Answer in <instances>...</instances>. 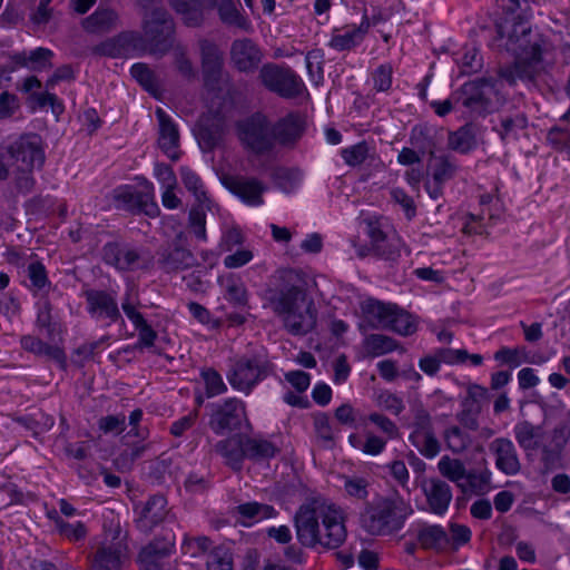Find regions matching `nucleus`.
I'll return each mask as SVG.
<instances>
[{
  "label": "nucleus",
  "instance_id": "nucleus-12",
  "mask_svg": "<svg viewBox=\"0 0 570 570\" xmlns=\"http://www.w3.org/2000/svg\"><path fill=\"white\" fill-rule=\"evenodd\" d=\"M114 199L121 209L144 213L154 217L159 208L154 200V186L149 181H142L137 186H122L114 191Z\"/></svg>",
  "mask_w": 570,
  "mask_h": 570
},
{
  "label": "nucleus",
  "instance_id": "nucleus-56",
  "mask_svg": "<svg viewBox=\"0 0 570 570\" xmlns=\"http://www.w3.org/2000/svg\"><path fill=\"white\" fill-rule=\"evenodd\" d=\"M130 73L146 90L155 94L157 82L154 72L144 63H136L131 67Z\"/></svg>",
  "mask_w": 570,
  "mask_h": 570
},
{
  "label": "nucleus",
  "instance_id": "nucleus-4",
  "mask_svg": "<svg viewBox=\"0 0 570 570\" xmlns=\"http://www.w3.org/2000/svg\"><path fill=\"white\" fill-rule=\"evenodd\" d=\"M413 514L410 501L399 493L381 499L368 511L364 525L374 535H390L403 529L407 518Z\"/></svg>",
  "mask_w": 570,
  "mask_h": 570
},
{
  "label": "nucleus",
  "instance_id": "nucleus-21",
  "mask_svg": "<svg viewBox=\"0 0 570 570\" xmlns=\"http://www.w3.org/2000/svg\"><path fill=\"white\" fill-rule=\"evenodd\" d=\"M88 312L98 318L117 322L121 318L116 297L104 291L86 292Z\"/></svg>",
  "mask_w": 570,
  "mask_h": 570
},
{
  "label": "nucleus",
  "instance_id": "nucleus-46",
  "mask_svg": "<svg viewBox=\"0 0 570 570\" xmlns=\"http://www.w3.org/2000/svg\"><path fill=\"white\" fill-rule=\"evenodd\" d=\"M448 146L460 154H468L475 146V137L469 126H463L449 134Z\"/></svg>",
  "mask_w": 570,
  "mask_h": 570
},
{
  "label": "nucleus",
  "instance_id": "nucleus-44",
  "mask_svg": "<svg viewBox=\"0 0 570 570\" xmlns=\"http://www.w3.org/2000/svg\"><path fill=\"white\" fill-rule=\"evenodd\" d=\"M410 441L419 452L428 459H432L440 452V442L433 430L426 432H412Z\"/></svg>",
  "mask_w": 570,
  "mask_h": 570
},
{
  "label": "nucleus",
  "instance_id": "nucleus-35",
  "mask_svg": "<svg viewBox=\"0 0 570 570\" xmlns=\"http://www.w3.org/2000/svg\"><path fill=\"white\" fill-rule=\"evenodd\" d=\"M491 473L488 470H466L459 489L464 494H484L490 489Z\"/></svg>",
  "mask_w": 570,
  "mask_h": 570
},
{
  "label": "nucleus",
  "instance_id": "nucleus-39",
  "mask_svg": "<svg viewBox=\"0 0 570 570\" xmlns=\"http://www.w3.org/2000/svg\"><path fill=\"white\" fill-rule=\"evenodd\" d=\"M246 458L254 461L268 460L276 455L278 448L271 441L254 436L245 438Z\"/></svg>",
  "mask_w": 570,
  "mask_h": 570
},
{
  "label": "nucleus",
  "instance_id": "nucleus-49",
  "mask_svg": "<svg viewBox=\"0 0 570 570\" xmlns=\"http://www.w3.org/2000/svg\"><path fill=\"white\" fill-rule=\"evenodd\" d=\"M140 306V301L138 296V292L135 288L134 285H129L127 287V291L124 295L122 302H121V308L126 316L132 322V324L136 326H139V324H142L144 316L138 311V307Z\"/></svg>",
  "mask_w": 570,
  "mask_h": 570
},
{
  "label": "nucleus",
  "instance_id": "nucleus-5",
  "mask_svg": "<svg viewBox=\"0 0 570 570\" xmlns=\"http://www.w3.org/2000/svg\"><path fill=\"white\" fill-rule=\"evenodd\" d=\"M8 153L17 164H21L14 171L17 188L22 193L31 191L35 185L32 171L35 168L42 167L45 163L40 138L36 135L21 136L9 146Z\"/></svg>",
  "mask_w": 570,
  "mask_h": 570
},
{
  "label": "nucleus",
  "instance_id": "nucleus-6",
  "mask_svg": "<svg viewBox=\"0 0 570 570\" xmlns=\"http://www.w3.org/2000/svg\"><path fill=\"white\" fill-rule=\"evenodd\" d=\"M128 561L126 533L114 518L104 523V538L91 562V570H122Z\"/></svg>",
  "mask_w": 570,
  "mask_h": 570
},
{
  "label": "nucleus",
  "instance_id": "nucleus-58",
  "mask_svg": "<svg viewBox=\"0 0 570 570\" xmlns=\"http://www.w3.org/2000/svg\"><path fill=\"white\" fill-rule=\"evenodd\" d=\"M28 278L30 281V287L36 291L43 289L47 285H49V279L47 275V271L38 261H33L28 265L27 268Z\"/></svg>",
  "mask_w": 570,
  "mask_h": 570
},
{
  "label": "nucleus",
  "instance_id": "nucleus-51",
  "mask_svg": "<svg viewBox=\"0 0 570 570\" xmlns=\"http://www.w3.org/2000/svg\"><path fill=\"white\" fill-rule=\"evenodd\" d=\"M444 441L446 448L453 453H462L472 442L471 436L459 426H450L444 432Z\"/></svg>",
  "mask_w": 570,
  "mask_h": 570
},
{
  "label": "nucleus",
  "instance_id": "nucleus-37",
  "mask_svg": "<svg viewBox=\"0 0 570 570\" xmlns=\"http://www.w3.org/2000/svg\"><path fill=\"white\" fill-rule=\"evenodd\" d=\"M225 291V298L234 306L244 308L248 305V292L244 282L234 275H227L219 279Z\"/></svg>",
  "mask_w": 570,
  "mask_h": 570
},
{
  "label": "nucleus",
  "instance_id": "nucleus-7",
  "mask_svg": "<svg viewBox=\"0 0 570 570\" xmlns=\"http://www.w3.org/2000/svg\"><path fill=\"white\" fill-rule=\"evenodd\" d=\"M368 421L373 423L382 434H376L371 430H365L362 435L352 433L348 436V443L353 449L365 455L379 456L385 451L390 440L400 436V429L391 419L377 412L371 413Z\"/></svg>",
  "mask_w": 570,
  "mask_h": 570
},
{
  "label": "nucleus",
  "instance_id": "nucleus-29",
  "mask_svg": "<svg viewBox=\"0 0 570 570\" xmlns=\"http://www.w3.org/2000/svg\"><path fill=\"white\" fill-rule=\"evenodd\" d=\"M170 6L184 23L190 27L199 26L204 20V11L208 9L205 0H170Z\"/></svg>",
  "mask_w": 570,
  "mask_h": 570
},
{
  "label": "nucleus",
  "instance_id": "nucleus-22",
  "mask_svg": "<svg viewBox=\"0 0 570 570\" xmlns=\"http://www.w3.org/2000/svg\"><path fill=\"white\" fill-rule=\"evenodd\" d=\"M156 117L159 125V147L170 159L177 160L179 158V153L177 151L179 141L178 130L170 117L161 108H157Z\"/></svg>",
  "mask_w": 570,
  "mask_h": 570
},
{
  "label": "nucleus",
  "instance_id": "nucleus-32",
  "mask_svg": "<svg viewBox=\"0 0 570 570\" xmlns=\"http://www.w3.org/2000/svg\"><path fill=\"white\" fill-rule=\"evenodd\" d=\"M235 510L244 525H250L266 519H272L277 514L274 507L259 502L243 503L236 507Z\"/></svg>",
  "mask_w": 570,
  "mask_h": 570
},
{
  "label": "nucleus",
  "instance_id": "nucleus-63",
  "mask_svg": "<svg viewBox=\"0 0 570 570\" xmlns=\"http://www.w3.org/2000/svg\"><path fill=\"white\" fill-rule=\"evenodd\" d=\"M99 430L105 434H120L126 428L125 415H106L98 421Z\"/></svg>",
  "mask_w": 570,
  "mask_h": 570
},
{
  "label": "nucleus",
  "instance_id": "nucleus-48",
  "mask_svg": "<svg viewBox=\"0 0 570 570\" xmlns=\"http://www.w3.org/2000/svg\"><path fill=\"white\" fill-rule=\"evenodd\" d=\"M233 554L229 549L219 546L210 549L206 556L207 570H233Z\"/></svg>",
  "mask_w": 570,
  "mask_h": 570
},
{
  "label": "nucleus",
  "instance_id": "nucleus-33",
  "mask_svg": "<svg viewBox=\"0 0 570 570\" xmlns=\"http://www.w3.org/2000/svg\"><path fill=\"white\" fill-rule=\"evenodd\" d=\"M366 321L375 328H385L394 305L384 304L375 299H366L361 305Z\"/></svg>",
  "mask_w": 570,
  "mask_h": 570
},
{
  "label": "nucleus",
  "instance_id": "nucleus-18",
  "mask_svg": "<svg viewBox=\"0 0 570 570\" xmlns=\"http://www.w3.org/2000/svg\"><path fill=\"white\" fill-rule=\"evenodd\" d=\"M490 451L495 456L497 468L507 475H514L521 469V463L514 444L507 438H498L490 443Z\"/></svg>",
  "mask_w": 570,
  "mask_h": 570
},
{
  "label": "nucleus",
  "instance_id": "nucleus-55",
  "mask_svg": "<svg viewBox=\"0 0 570 570\" xmlns=\"http://www.w3.org/2000/svg\"><path fill=\"white\" fill-rule=\"evenodd\" d=\"M342 157L348 166H358L363 164L370 154V147L365 141L344 148Z\"/></svg>",
  "mask_w": 570,
  "mask_h": 570
},
{
  "label": "nucleus",
  "instance_id": "nucleus-52",
  "mask_svg": "<svg viewBox=\"0 0 570 570\" xmlns=\"http://www.w3.org/2000/svg\"><path fill=\"white\" fill-rule=\"evenodd\" d=\"M165 557L164 550H158L153 544L145 547L138 557L140 570H161Z\"/></svg>",
  "mask_w": 570,
  "mask_h": 570
},
{
  "label": "nucleus",
  "instance_id": "nucleus-38",
  "mask_svg": "<svg viewBox=\"0 0 570 570\" xmlns=\"http://www.w3.org/2000/svg\"><path fill=\"white\" fill-rule=\"evenodd\" d=\"M21 346L28 352L55 360L62 365L66 362L65 353L59 346L49 345L38 337L31 335L23 336L21 338Z\"/></svg>",
  "mask_w": 570,
  "mask_h": 570
},
{
  "label": "nucleus",
  "instance_id": "nucleus-19",
  "mask_svg": "<svg viewBox=\"0 0 570 570\" xmlns=\"http://www.w3.org/2000/svg\"><path fill=\"white\" fill-rule=\"evenodd\" d=\"M368 29L370 21L366 18L358 26L334 29L328 46L336 51L352 50L363 42Z\"/></svg>",
  "mask_w": 570,
  "mask_h": 570
},
{
  "label": "nucleus",
  "instance_id": "nucleus-64",
  "mask_svg": "<svg viewBox=\"0 0 570 570\" xmlns=\"http://www.w3.org/2000/svg\"><path fill=\"white\" fill-rule=\"evenodd\" d=\"M254 258V254L248 248H242L224 258L226 268H239L248 264Z\"/></svg>",
  "mask_w": 570,
  "mask_h": 570
},
{
  "label": "nucleus",
  "instance_id": "nucleus-2",
  "mask_svg": "<svg viewBox=\"0 0 570 570\" xmlns=\"http://www.w3.org/2000/svg\"><path fill=\"white\" fill-rule=\"evenodd\" d=\"M265 301L289 334L303 336L315 328L317 309L296 272L278 271L265 291Z\"/></svg>",
  "mask_w": 570,
  "mask_h": 570
},
{
  "label": "nucleus",
  "instance_id": "nucleus-3",
  "mask_svg": "<svg viewBox=\"0 0 570 570\" xmlns=\"http://www.w3.org/2000/svg\"><path fill=\"white\" fill-rule=\"evenodd\" d=\"M346 519L345 510L333 501L311 498L294 515L296 538L309 549H337L347 538Z\"/></svg>",
  "mask_w": 570,
  "mask_h": 570
},
{
  "label": "nucleus",
  "instance_id": "nucleus-50",
  "mask_svg": "<svg viewBox=\"0 0 570 570\" xmlns=\"http://www.w3.org/2000/svg\"><path fill=\"white\" fill-rule=\"evenodd\" d=\"M343 489L347 497L356 500H365L368 495L370 482L363 476L342 475Z\"/></svg>",
  "mask_w": 570,
  "mask_h": 570
},
{
  "label": "nucleus",
  "instance_id": "nucleus-31",
  "mask_svg": "<svg viewBox=\"0 0 570 570\" xmlns=\"http://www.w3.org/2000/svg\"><path fill=\"white\" fill-rule=\"evenodd\" d=\"M53 53L47 48H37L29 52H19L12 57V63L18 67H26L33 71H41L51 67V58Z\"/></svg>",
  "mask_w": 570,
  "mask_h": 570
},
{
  "label": "nucleus",
  "instance_id": "nucleus-11",
  "mask_svg": "<svg viewBox=\"0 0 570 570\" xmlns=\"http://www.w3.org/2000/svg\"><path fill=\"white\" fill-rule=\"evenodd\" d=\"M366 225L365 233L370 239L373 255L391 259L399 255L401 239L389 223L382 217H371L364 220Z\"/></svg>",
  "mask_w": 570,
  "mask_h": 570
},
{
  "label": "nucleus",
  "instance_id": "nucleus-14",
  "mask_svg": "<svg viewBox=\"0 0 570 570\" xmlns=\"http://www.w3.org/2000/svg\"><path fill=\"white\" fill-rule=\"evenodd\" d=\"M259 78L269 90L285 98L299 96L305 86L302 79L289 69L267 65L259 71Z\"/></svg>",
  "mask_w": 570,
  "mask_h": 570
},
{
  "label": "nucleus",
  "instance_id": "nucleus-36",
  "mask_svg": "<svg viewBox=\"0 0 570 570\" xmlns=\"http://www.w3.org/2000/svg\"><path fill=\"white\" fill-rule=\"evenodd\" d=\"M160 262L167 271L187 269L196 265V258L193 253L177 246L166 249Z\"/></svg>",
  "mask_w": 570,
  "mask_h": 570
},
{
  "label": "nucleus",
  "instance_id": "nucleus-57",
  "mask_svg": "<svg viewBox=\"0 0 570 570\" xmlns=\"http://www.w3.org/2000/svg\"><path fill=\"white\" fill-rule=\"evenodd\" d=\"M323 63L324 52L322 49H313L307 52L306 68L315 83L323 80Z\"/></svg>",
  "mask_w": 570,
  "mask_h": 570
},
{
  "label": "nucleus",
  "instance_id": "nucleus-60",
  "mask_svg": "<svg viewBox=\"0 0 570 570\" xmlns=\"http://www.w3.org/2000/svg\"><path fill=\"white\" fill-rule=\"evenodd\" d=\"M202 376L206 384V393L208 397L216 396L226 392L227 387L223 381V377L215 370H205L203 371Z\"/></svg>",
  "mask_w": 570,
  "mask_h": 570
},
{
  "label": "nucleus",
  "instance_id": "nucleus-13",
  "mask_svg": "<svg viewBox=\"0 0 570 570\" xmlns=\"http://www.w3.org/2000/svg\"><path fill=\"white\" fill-rule=\"evenodd\" d=\"M244 423H247V417L242 401L233 397L213 406L209 426L217 435L239 430Z\"/></svg>",
  "mask_w": 570,
  "mask_h": 570
},
{
  "label": "nucleus",
  "instance_id": "nucleus-47",
  "mask_svg": "<svg viewBox=\"0 0 570 570\" xmlns=\"http://www.w3.org/2000/svg\"><path fill=\"white\" fill-rule=\"evenodd\" d=\"M386 330H392L400 335H412L416 331V324L412 316L404 311L397 309L395 306L390 315Z\"/></svg>",
  "mask_w": 570,
  "mask_h": 570
},
{
  "label": "nucleus",
  "instance_id": "nucleus-20",
  "mask_svg": "<svg viewBox=\"0 0 570 570\" xmlns=\"http://www.w3.org/2000/svg\"><path fill=\"white\" fill-rule=\"evenodd\" d=\"M228 189L250 206L263 204V193L266 186L256 178L232 177L226 181Z\"/></svg>",
  "mask_w": 570,
  "mask_h": 570
},
{
  "label": "nucleus",
  "instance_id": "nucleus-42",
  "mask_svg": "<svg viewBox=\"0 0 570 570\" xmlns=\"http://www.w3.org/2000/svg\"><path fill=\"white\" fill-rule=\"evenodd\" d=\"M397 342L386 335L371 334L364 340V350L370 356H381L399 350Z\"/></svg>",
  "mask_w": 570,
  "mask_h": 570
},
{
  "label": "nucleus",
  "instance_id": "nucleus-15",
  "mask_svg": "<svg viewBox=\"0 0 570 570\" xmlns=\"http://www.w3.org/2000/svg\"><path fill=\"white\" fill-rule=\"evenodd\" d=\"M459 170L456 161L446 155L433 157L429 165L431 179L425 183V190L432 199H439L443 195V186L453 179Z\"/></svg>",
  "mask_w": 570,
  "mask_h": 570
},
{
  "label": "nucleus",
  "instance_id": "nucleus-1",
  "mask_svg": "<svg viewBox=\"0 0 570 570\" xmlns=\"http://www.w3.org/2000/svg\"><path fill=\"white\" fill-rule=\"evenodd\" d=\"M502 17L497 22L494 45L515 56L514 65L501 72L510 83L532 81L547 72L557 60V49L542 35L531 29L529 0H501Z\"/></svg>",
  "mask_w": 570,
  "mask_h": 570
},
{
  "label": "nucleus",
  "instance_id": "nucleus-8",
  "mask_svg": "<svg viewBox=\"0 0 570 570\" xmlns=\"http://www.w3.org/2000/svg\"><path fill=\"white\" fill-rule=\"evenodd\" d=\"M501 80L480 79L464 83L461 88L462 105L475 115L490 112L502 99Z\"/></svg>",
  "mask_w": 570,
  "mask_h": 570
},
{
  "label": "nucleus",
  "instance_id": "nucleus-40",
  "mask_svg": "<svg viewBox=\"0 0 570 570\" xmlns=\"http://www.w3.org/2000/svg\"><path fill=\"white\" fill-rule=\"evenodd\" d=\"M417 540L423 549L440 550L449 543L448 534L440 525L423 527L419 531Z\"/></svg>",
  "mask_w": 570,
  "mask_h": 570
},
{
  "label": "nucleus",
  "instance_id": "nucleus-9",
  "mask_svg": "<svg viewBox=\"0 0 570 570\" xmlns=\"http://www.w3.org/2000/svg\"><path fill=\"white\" fill-rule=\"evenodd\" d=\"M238 137L242 144L256 155H265L274 149L273 129L268 119L262 114H255L239 122Z\"/></svg>",
  "mask_w": 570,
  "mask_h": 570
},
{
  "label": "nucleus",
  "instance_id": "nucleus-45",
  "mask_svg": "<svg viewBox=\"0 0 570 570\" xmlns=\"http://www.w3.org/2000/svg\"><path fill=\"white\" fill-rule=\"evenodd\" d=\"M438 470L443 478L455 483L458 488L459 483L463 481L466 471L464 463L461 460L449 455H443L439 460Z\"/></svg>",
  "mask_w": 570,
  "mask_h": 570
},
{
  "label": "nucleus",
  "instance_id": "nucleus-10",
  "mask_svg": "<svg viewBox=\"0 0 570 570\" xmlns=\"http://www.w3.org/2000/svg\"><path fill=\"white\" fill-rule=\"evenodd\" d=\"M266 371L267 363L263 356H242L230 364L227 380L235 390L249 393L266 376Z\"/></svg>",
  "mask_w": 570,
  "mask_h": 570
},
{
  "label": "nucleus",
  "instance_id": "nucleus-16",
  "mask_svg": "<svg viewBox=\"0 0 570 570\" xmlns=\"http://www.w3.org/2000/svg\"><path fill=\"white\" fill-rule=\"evenodd\" d=\"M173 30L174 23L164 8H154L145 14V33L155 47H165Z\"/></svg>",
  "mask_w": 570,
  "mask_h": 570
},
{
  "label": "nucleus",
  "instance_id": "nucleus-27",
  "mask_svg": "<svg viewBox=\"0 0 570 570\" xmlns=\"http://www.w3.org/2000/svg\"><path fill=\"white\" fill-rule=\"evenodd\" d=\"M430 509L435 514H443L452 500L450 485L439 479H431L424 488Z\"/></svg>",
  "mask_w": 570,
  "mask_h": 570
},
{
  "label": "nucleus",
  "instance_id": "nucleus-61",
  "mask_svg": "<svg viewBox=\"0 0 570 570\" xmlns=\"http://www.w3.org/2000/svg\"><path fill=\"white\" fill-rule=\"evenodd\" d=\"M55 523L59 533L71 541H78L85 538L87 533L86 528L81 522L68 523L63 521L61 518L57 517L55 519Z\"/></svg>",
  "mask_w": 570,
  "mask_h": 570
},
{
  "label": "nucleus",
  "instance_id": "nucleus-43",
  "mask_svg": "<svg viewBox=\"0 0 570 570\" xmlns=\"http://www.w3.org/2000/svg\"><path fill=\"white\" fill-rule=\"evenodd\" d=\"M180 176H181L184 186L186 187V189L188 191H190L194 195L196 202L199 204L208 203L207 209L212 210V202L207 196V193L204 188V184H203L202 179L199 178V176L196 175L188 167L180 168Z\"/></svg>",
  "mask_w": 570,
  "mask_h": 570
},
{
  "label": "nucleus",
  "instance_id": "nucleus-24",
  "mask_svg": "<svg viewBox=\"0 0 570 570\" xmlns=\"http://www.w3.org/2000/svg\"><path fill=\"white\" fill-rule=\"evenodd\" d=\"M215 451L224 459L225 464L239 471L246 458L245 438L234 436L215 444Z\"/></svg>",
  "mask_w": 570,
  "mask_h": 570
},
{
  "label": "nucleus",
  "instance_id": "nucleus-28",
  "mask_svg": "<svg viewBox=\"0 0 570 570\" xmlns=\"http://www.w3.org/2000/svg\"><path fill=\"white\" fill-rule=\"evenodd\" d=\"M167 501L163 495L151 497L140 511L137 520L138 527L142 531H150L155 525L164 520L167 514Z\"/></svg>",
  "mask_w": 570,
  "mask_h": 570
},
{
  "label": "nucleus",
  "instance_id": "nucleus-34",
  "mask_svg": "<svg viewBox=\"0 0 570 570\" xmlns=\"http://www.w3.org/2000/svg\"><path fill=\"white\" fill-rule=\"evenodd\" d=\"M528 126V119L522 112L499 116V122L494 126V130L502 140L517 139L520 131Z\"/></svg>",
  "mask_w": 570,
  "mask_h": 570
},
{
  "label": "nucleus",
  "instance_id": "nucleus-26",
  "mask_svg": "<svg viewBox=\"0 0 570 570\" xmlns=\"http://www.w3.org/2000/svg\"><path fill=\"white\" fill-rule=\"evenodd\" d=\"M104 258L107 263L118 269H135L140 265V254L131 247H119L116 244H108L104 248Z\"/></svg>",
  "mask_w": 570,
  "mask_h": 570
},
{
  "label": "nucleus",
  "instance_id": "nucleus-17",
  "mask_svg": "<svg viewBox=\"0 0 570 570\" xmlns=\"http://www.w3.org/2000/svg\"><path fill=\"white\" fill-rule=\"evenodd\" d=\"M274 145L293 147L303 136L305 124L297 114H289L281 118L273 127Z\"/></svg>",
  "mask_w": 570,
  "mask_h": 570
},
{
  "label": "nucleus",
  "instance_id": "nucleus-54",
  "mask_svg": "<svg viewBox=\"0 0 570 570\" xmlns=\"http://www.w3.org/2000/svg\"><path fill=\"white\" fill-rule=\"evenodd\" d=\"M390 476L399 484L403 490L410 491V472L405 462L401 459H395L385 465Z\"/></svg>",
  "mask_w": 570,
  "mask_h": 570
},
{
  "label": "nucleus",
  "instance_id": "nucleus-41",
  "mask_svg": "<svg viewBox=\"0 0 570 570\" xmlns=\"http://www.w3.org/2000/svg\"><path fill=\"white\" fill-rule=\"evenodd\" d=\"M117 21V14L110 9H97L82 21V27L89 32H104L111 29Z\"/></svg>",
  "mask_w": 570,
  "mask_h": 570
},
{
  "label": "nucleus",
  "instance_id": "nucleus-30",
  "mask_svg": "<svg viewBox=\"0 0 570 570\" xmlns=\"http://www.w3.org/2000/svg\"><path fill=\"white\" fill-rule=\"evenodd\" d=\"M514 438L524 451H535L542 446L543 430L528 421L519 422L513 429Z\"/></svg>",
  "mask_w": 570,
  "mask_h": 570
},
{
  "label": "nucleus",
  "instance_id": "nucleus-23",
  "mask_svg": "<svg viewBox=\"0 0 570 570\" xmlns=\"http://www.w3.org/2000/svg\"><path fill=\"white\" fill-rule=\"evenodd\" d=\"M233 63L240 71L255 68L261 61V52L249 39L235 40L230 48Z\"/></svg>",
  "mask_w": 570,
  "mask_h": 570
},
{
  "label": "nucleus",
  "instance_id": "nucleus-59",
  "mask_svg": "<svg viewBox=\"0 0 570 570\" xmlns=\"http://www.w3.org/2000/svg\"><path fill=\"white\" fill-rule=\"evenodd\" d=\"M314 429L318 440H321L325 446H332L334 444V430L331 425L328 416L320 414L314 417Z\"/></svg>",
  "mask_w": 570,
  "mask_h": 570
},
{
  "label": "nucleus",
  "instance_id": "nucleus-62",
  "mask_svg": "<svg viewBox=\"0 0 570 570\" xmlns=\"http://www.w3.org/2000/svg\"><path fill=\"white\" fill-rule=\"evenodd\" d=\"M494 358L498 362L517 367L524 361V350L502 347L495 352Z\"/></svg>",
  "mask_w": 570,
  "mask_h": 570
},
{
  "label": "nucleus",
  "instance_id": "nucleus-53",
  "mask_svg": "<svg viewBox=\"0 0 570 570\" xmlns=\"http://www.w3.org/2000/svg\"><path fill=\"white\" fill-rule=\"evenodd\" d=\"M206 204H199L195 205L189 213V226L193 229L194 234L197 238L205 240L206 239V213L205 208L207 209Z\"/></svg>",
  "mask_w": 570,
  "mask_h": 570
},
{
  "label": "nucleus",
  "instance_id": "nucleus-25",
  "mask_svg": "<svg viewBox=\"0 0 570 570\" xmlns=\"http://www.w3.org/2000/svg\"><path fill=\"white\" fill-rule=\"evenodd\" d=\"M202 69L206 86L217 80L223 65V56L218 47L208 40L199 42Z\"/></svg>",
  "mask_w": 570,
  "mask_h": 570
}]
</instances>
